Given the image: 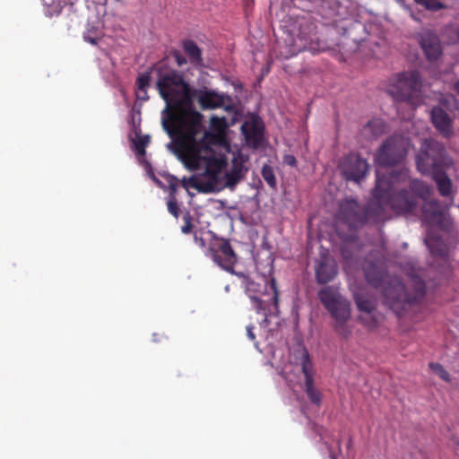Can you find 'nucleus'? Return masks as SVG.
<instances>
[{"mask_svg": "<svg viewBox=\"0 0 459 459\" xmlns=\"http://www.w3.org/2000/svg\"><path fill=\"white\" fill-rule=\"evenodd\" d=\"M198 91H194L181 75L174 72V153L179 139L189 145L178 154L185 165L200 175L216 178L226 166L227 159L217 153L204 142H196L195 136L201 130L202 116L193 108V98Z\"/></svg>", "mask_w": 459, "mask_h": 459, "instance_id": "obj_1", "label": "nucleus"}, {"mask_svg": "<svg viewBox=\"0 0 459 459\" xmlns=\"http://www.w3.org/2000/svg\"><path fill=\"white\" fill-rule=\"evenodd\" d=\"M403 271L409 277L413 294L406 291L405 286L398 277H389L385 258L377 251H371L362 264L365 279L375 288L383 286L385 304L397 315L422 299L426 293V284L422 279L424 271L418 263L409 259L402 264Z\"/></svg>", "mask_w": 459, "mask_h": 459, "instance_id": "obj_2", "label": "nucleus"}, {"mask_svg": "<svg viewBox=\"0 0 459 459\" xmlns=\"http://www.w3.org/2000/svg\"><path fill=\"white\" fill-rule=\"evenodd\" d=\"M236 275L246 295L249 298L253 308L264 316L261 327L269 325V317L279 313V293L273 277L265 275H251L244 272L230 273Z\"/></svg>", "mask_w": 459, "mask_h": 459, "instance_id": "obj_3", "label": "nucleus"}, {"mask_svg": "<svg viewBox=\"0 0 459 459\" xmlns=\"http://www.w3.org/2000/svg\"><path fill=\"white\" fill-rule=\"evenodd\" d=\"M382 180L378 178L372 192V198L367 206L361 205L356 199L345 198L340 201L336 220L351 230L362 228L367 223L385 221V208L382 201L385 197Z\"/></svg>", "mask_w": 459, "mask_h": 459, "instance_id": "obj_4", "label": "nucleus"}, {"mask_svg": "<svg viewBox=\"0 0 459 459\" xmlns=\"http://www.w3.org/2000/svg\"><path fill=\"white\" fill-rule=\"evenodd\" d=\"M141 120L140 111H131L128 121L130 126L128 140L131 143V149L137 161L144 168L147 175L160 188L168 193L166 199L167 208L169 212L172 214V175L167 171L160 170L157 174L154 173L152 164L146 157V148L151 143V136L142 134Z\"/></svg>", "mask_w": 459, "mask_h": 459, "instance_id": "obj_5", "label": "nucleus"}, {"mask_svg": "<svg viewBox=\"0 0 459 459\" xmlns=\"http://www.w3.org/2000/svg\"><path fill=\"white\" fill-rule=\"evenodd\" d=\"M416 164L422 174H431L441 195H451L452 181L444 170L451 165V160L442 143L433 139L425 140L416 156Z\"/></svg>", "mask_w": 459, "mask_h": 459, "instance_id": "obj_6", "label": "nucleus"}, {"mask_svg": "<svg viewBox=\"0 0 459 459\" xmlns=\"http://www.w3.org/2000/svg\"><path fill=\"white\" fill-rule=\"evenodd\" d=\"M421 76L418 71H405L393 75L386 88L387 93L396 102L416 106L421 101Z\"/></svg>", "mask_w": 459, "mask_h": 459, "instance_id": "obj_7", "label": "nucleus"}, {"mask_svg": "<svg viewBox=\"0 0 459 459\" xmlns=\"http://www.w3.org/2000/svg\"><path fill=\"white\" fill-rule=\"evenodd\" d=\"M406 171H401L399 175H381L380 172L377 171V180L378 178L382 180V193L385 197L382 201L385 211L386 207H390L393 211L397 213L405 214L413 211L417 205L416 196L411 195L409 190L402 189L395 192L394 183L398 177H405ZM387 219L386 213L385 212V220Z\"/></svg>", "mask_w": 459, "mask_h": 459, "instance_id": "obj_8", "label": "nucleus"}, {"mask_svg": "<svg viewBox=\"0 0 459 459\" xmlns=\"http://www.w3.org/2000/svg\"><path fill=\"white\" fill-rule=\"evenodd\" d=\"M157 72V89L166 103V107L161 112V124L170 138L166 147L172 152V69L162 62L158 65Z\"/></svg>", "mask_w": 459, "mask_h": 459, "instance_id": "obj_9", "label": "nucleus"}, {"mask_svg": "<svg viewBox=\"0 0 459 459\" xmlns=\"http://www.w3.org/2000/svg\"><path fill=\"white\" fill-rule=\"evenodd\" d=\"M410 147V141L401 134L386 138L375 154V162L382 168L394 167L403 161Z\"/></svg>", "mask_w": 459, "mask_h": 459, "instance_id": "obj_10", "label": "nucleus"}, {"mask_svg": "<svg viewBox=\"0 0 459 459\" xmlns=\"http://www.w3.org/2000/svg\"><path fill=\"white\" fill-rule=\"evenodd\" d=\"M209 234H211L212 238L205 255L223 270L229 273H234L237 255L230 241L223 238L216 237L212 231H209Z\"/></svg>", "mask_w": 459, "mask_h": 459, "instance_id": "obj_11", "label": "nucleus"}, {"mask_svg": "<svg viewBox=\"0 0 459 459\" xmlns=\"http://www.w3.org/2000/svg\"><path fill=\"white\" fill-rule=\"evenodd\" d=\"M422 214L429 225L447 232L453 230V221L448 214V207L442 206L437 201L425 202L422 206Z\"/></svg>", "mask_w": 459, "mask_h": 459, "instance_id": "obj_12", "label": "nucleus"}, {"mask_svg": "<svg viewBox=\"0 0 459 459\" xmlns=\"http://www.w3.org/2000/svg\"><path fill=\"white\" fill-rule=\"evenodd\" d=\"M340 169L347 180L359 182L368 172L369 165L357 153H349L342 158Z\"/></svg>", "mask_w": 459, "mask_h": 459, "instance_id": "obj_13", "label": "nucleus"}, {"mask_svg": "<svg viewBox=\"0 0 459 459\" xmlns=\"http://www.w3.org/2000/svg\"><path fill=\"white\" fill-rule=\"evenodd\" d=\"M300 354L301 370L305 377V392L309 400L315 404H320L322 395L318 389L314 386V368L306 348L301 347L299 350Z\"/></svg>", "mask_w": 459, "mask_h": 459, "instance_id": "obj_14", "label": "nucleus"}, {"mask_svg": "<svg viewBox=\"0 0 459 459\" xmlns=\"http://www.w3.org/2000/svg\"><path fill=\"white\" fill-rule=\"evenodd\" d=\"M331 316L334 318V330L340 335L347 338L351 334V328L347 325V321L351 317V303L342 298L332 308L327 309Z\"/></svg>", "mask_w": 459, "mask_h": 459, "instance_id": "obj_15", "label": "nucleus"}, {"mask_svg": "<svg viewBox=\"0 0 459 459\" xmlns=\"http://www.w3.org/2000/svg\"><path fill=\"white\" fill-rule=\"evenodd\" d=\"M338 273L335 259L329 254H321L315 262V277L318 284L332 281Z\"/></svg>", "mask_w": 459, "mask_h": 459, "instance_id": "obj_16", "label": "nucleus"}, {"mask_svg": "<svg viewBox=\"0 0 459 459\" xmlns=\"http://www.w3.org/2000/svg\"><path fill=\"white\" fill-rule=\"evenodd\" d=\"M197 100L203 109L224 108L227 110L231 101L230 96L208 90L198 91Z\"/></svg>", "mask_w": 459, "mask_h": 459, "instance_id": "obj_17", "label": "nucleus"}, {"mask_svg": "<svg viewBox=\"0 0 459 459\" xmlns=\"http://www.w3.org/2000/svg\"><path fill=\"white\" fill-rule=\"evenodd\" d=\"M420 45L429 61H435L442 54L441 43L438 37L430 30H426L419 35Z\"/></svg>", "mask_w": 459, "mask_h": 459, "instance_id": "obj_18", "label": "nucleus"}, {"mask_svg": "<svg viewBox=\"0 0 459 459\" xmlns=\"http://www.w3.org/2000/svg\"><path fill=\"white\" fill-rule=\"evenodd\" d=\"M241 131L249 145L256 147L261 143L263 127L259 120L252 119L246 121L241 126Z\"/></svg>", "mask_w": 459, "mask_h": 459, "instance_id": "obj_19", "label": "nucleus"}, {"mask_svg": "<svg viewBox=\"0 0 459 459\" xmlns=\"http://www.w3.org/2000/svg\"><path fill=\"white\" fill-rule=\"evenodd\" d=\"M247 172V168L244 166L242 158H234L232 160L231 169L225 174V184L228 187L233 188Z\"/></svg>", "mask_w": 459, "mask_h": 459, "instance_id": "obj_20", "label": "nucleus"}, {"mask_svg": "<svg viewBox=\"0 0 459 459\" xmlns=\"http://www.w3.org/2000/svg\"><path fill=\"white\" fill-rule=\"evenodd\" d=\"M431 121L436 128L445 135L452 133V121L449 115L440 107L436 106L431 109Z\"/></svg>", "mask_w": 459, "mask_h": 459, "instance_id": "obj_21", "label": "nucleus"}, {"mask_svg": "<svg viewBox=\"0 0 459 459\" xmlns=\"http://www.w3.org/2000/svg\"><path fill=\"white\" fill-rule=\"evenodd\" d=\"M424 242L434 256L440 257L446 262L447 246L439 237L434 235L431 230H428Z\"/></svg>", "mask_w": 459, "mask_h": 459, "instance_id": "obj_22", "label": "nucleus"}, {"mask_svg": "<svg viewBox=\"0 0 459 459\" xmlns=\"http://www.w3.org/2000/svg\"><path fill=\"white\" fill-rule=\"evenodd\" d=\"M182 48L184 53L188 57L189 63L196 67H204V59L202 56V49L192 39H185L182 41Z\"/></svg>", "mask_w": 459, "mask_h": 459, "instance_id": "obj_23", "label": "nucleus"}, {"mask_svg": "<svg viewBox=\"0 0 459 459\" xmlns=\"http://www.w3.org/2000/svg\"><path fill=\"white\" fill-rule=\"evenodd\" d=\"M387 131V124L381 118H372L362 128L361 134L368 140H375Z\"/></svg>", "mask_w": 459, "mask_h": 459, "instance_id": "obj_24", "label": "nucleus"}, {"mask_svg": "<svg viewBox=\"0 0 459 459\" xmlns=\"http://www.w3.org/2000/svg\"><path fill=\"white\" fill-rule=\"evenodd\" d=\"M343 297L332 286L325 287L318 291V299L326 309L332 308Z\"/></svg>", "mask_w": 459, "mask_h": 459, "instance_id": "obj_25", "label": "nucleus"}, {"mask_svg": "<svg viewBox=\"0 0 459 459\" xmlns=\"http://www.w3.org/2000/svg\"><path fill=\"white\" fill-rule=\"evenodd\" d=\"M174 217L178 219L179 223L180 231L185 235L193 234L195 230H194L193 217L188 212L178 213V209L174 203Z\"/></svg>", "mask_w": 459, "mask_h": 459, "instance_id": "obj_26", "label": "nucleus"}, {"mask_svg": "<svg viewBox=\"0 0 459 459\" xmlns=\"http://www.w3.org/2000/svg\"><path fill=\"white\" fill-rule=\"evenodd\" d=\"M354 300L359 311H363L370 315L376 308V301L374 299L367 297L363 293H355Z\"/></svg>", "mask_w": 459, "mask_h": 459, "instance_id": "obj_27", "label": "nucleus"}, {"mask_svg": "<svg viewBox=\"0 0 459 459\" xmlns=\"http://www.w3.org/2000/svg\"><path fill=\"white\" fill-rule=\"evenodd\" d=\"M151 82V74L149 72L143 73L139 74V76L136 79L135 85L137 91L140 92H143L144 96H141L140 93H136V96L138 99L142 100H147L148 95H147V88L150 86Z\"/></svg>", "mask_w": 459, "mask_h": 459, "instance_id": "obj_28", "label": "nucleus"}, {"mask_svg": "<svg viewBox=\"0 0 459 459\" xmlns=\"http://www.w3.org/2000/svg\"><path fill=\"white\" fill-rule=\"evenodd\" d=\"M409 186V191L411 193V195L416 196L417 200L418 197L425 198L429 195V187L420 180H411Z\"/></svg>", "mask_w": 459, "mask_h": 459, "instance_id": "obj_29", "label": "nucleus"}, {"mask_svg": "<svg viewBox=\"0 0 459 459\" xmlns=\"http://www.w3.org/2000/svg\"><path fill=\"white\" fill-rule=\"evenodd\" d=\"M417 4L423 6L426 10L437 12L446 9L447 6L439 0H413Z\"/></svg>", "mask_w": 459, "mask_h": 459, "instance_id": "obj_30", "label": "nucleus"}, {"mask_svg": "<svg viewBox=\"0 0 459 459\" xmlns=\"http://www.w3.org/2000/svg\"><path fill=\"white\" fill-rule=\"evenodd\" d=\"M261 173L263 178L268 184V186L273 189H275L277 186V181L273 169L270 165L264 164L262 168Z\"/></svg>", "mask_w": 459, "mask_h": 459, "instance_id": "obj_31", "label": "nucleus"}, {"mask_svg": "<svg viewBox=\"0 0 459 459\" xmlns=\"http://www.w3.org/2000/svg\"><path fill=\"white\" fill-rule=\"evenodd\" d=\"M227 127V122L225 117H212L211 118V129H212L219 136H221L225 133Z\"/></svg>", "mask_w": 459, "mask_h": 459, "instance_id": "obj_32", "label": "nucleus"}, {"mask_svg": "<svg viewBox=\"0 0 459 459\" xmlns=\"http://www.w3.org/2000/svg\"><path fill=\"white\" fill-rule=\"evenodd\" d=\"M429 368L437 374L438 377L446 382L451 381L450 374L445 369V368L436 362L429 363Z\"/></svg>", "mask_w": 459, "mask_h": 459, "instance_id": "obj_33", "label": "nucleus"}, {"mask_svg": "<svg viewBox=\"0 0 459 459\" xmlns=\"http://www.w3.org/2000/svg\"><path fill=\"white\" fill-rule=\"evenodd\" d=\"M83 39L91 45H97V43L100 39V37L98 35V30L95 29L94 27L88 29L83 33Z\"/></svg>", "mask_w": 459, "mask_h": 459, "instance_id": "obj_34", "label": "nucleus"}, {"mask_svg": "<svg viewBox=\"0 0 459 459\" xmlns=\"http://www.w3.org/2000/svg\"><path fill=\"white\" fill-rule=\"evenodd\" d=\"M193 236L195 243L198 245L201 248H204L206 246L205 239L203 237L199 236V232L195 230L193 233Z\"/></svg>", "mask_w": 459, "mask_h": 459, "instance_id": "obj_35", "label": "nucleus"}, {"mask_svg": "<svg viewBox=\"0 0 459 459\" xmlns=\"http://www.w3.org/2000/svg\"><path fill=\"white\" fill-rule=\"evenodd\" d=\"M283 162L290 167H295L297 165L296 158L292 154L284 155Z\"/></svg>", "mask_w": 459, "mask_h": 459, "instance_id": "obj_36", "label": "nucleus"}, {"mask_svg": "<svg viewBox=\"0 0 459 459\" xmlns=\"http://www.w3.org/2000/svg\"><path fill=\"white\" fill-rule=\"evenodd\" d=\"M174 59L179 66L187 63L186 58L177 50H174Z\"/></svg>", "mask_w": 459, "mask_h": 459, "instance_id": "obj_37", "label": "nucleus"}, {"mask_svg": "<svg viewBox=\"0 0 459 459\" xmlns=\"http://www.w3.org/2000/svg\"><path fill=\"white\" fill-rule=\"evenodd\" d=\"M254 329H255V327H254L253 325H248L247 326V336L252 342L255 341V333H254Z\"/></svg>", "mask_w": 459, "mask_h": 459, "instance_id": "obj_38", "label": "nucleus"}, {"mask_svg": "<svg viewBox=\"0 0 459 459\" xmlns=\"http://www.w3.org/2000/svg\"><path fill=\"white\" fill-rule=\"evenodd\" d=\"M360 318L363 321V323L367 325L368 327L373 328L377 326V320L374 317H371V319L368 322L366 321V319L363 316H361Z\"/></svg>", "mask_w": 459, "mask_h": 459, "instance_id": "obj_39", "label": "nucleus"}, {"mask_svg": "<svg viewBox=\"0 0 459 459\" xmlns=\"http://www.w3.org/2000/svg\"><path fill=\"white\" fill-rule=\"evenodd\" d=\"M455 90L459 94V81L455 83Z\"/></svg>", "mask_w": 459, "mask_h": 459, "instance_id": "obj_40", "label": "nucleus"}, {"mask_svg": "<svg viewBox=\"0 0 459 459\" xmlns=\"http://www.w3.org/2000/svg\"><path fill=\"white\" fill-rule=\"evenodd\" d=\"M304 41H305V42H304V44L301 46V48H306L307 41V39H304Z\"/></svg>", "mask_w": 459, "mask_h": 459, "instance_id": "obj_41", "label": "nucleus"}, {"mask_svg": "<svg viewBox=\"0 0 459 459\" xmlns=\"http://www.w3.org/2000/svg\"><path fill=\"white\" fill-rule=\"evenodd\" d=\"M136 93H140V94H141V96H144V93H143V92H140L139 91H137V92H136Z\"/></svg>", "mask_w": 459, "mask_h": 459, "instance_id": "obj_42", "label": "nucleus"}, {"mask_svg": "<svg viewBox=\"0 0 459 459\" xmlns=\"http://www.w3.org/2000/svg\"><path fill=\"white\" fill-rule=\"evenodd\" d=\"M457 37H458V39H459V28L457 29Z\"/></svg>", "mask_w": 459, "mask_h": 459, "instance_id": "obj_43", "label": "nucleus"}, {"mask_svg": "<svg viewBox=\"0 0 459 459\" xmlns=\"http://www.w3.org/2000/svg\"><path fill=\"white\" fill-rule=\"evenodd\" d=\"M332 459H336L334 456H332Z\"/></svg>", "mask_w": 459, "mask_h": 459, "instance_id": "obj_44", "label": "nucleus"}]
</instances>
